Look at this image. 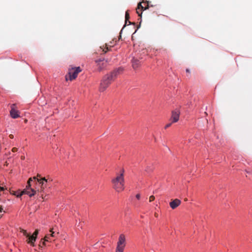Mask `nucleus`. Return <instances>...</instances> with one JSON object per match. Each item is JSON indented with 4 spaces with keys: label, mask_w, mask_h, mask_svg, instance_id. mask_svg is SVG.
Returning a JSON list of instances; mask_svg holds the SVG:
<instances>
[{
    "label": "nucleus",
    "mask_w": 252,
    "mask_h": 252,
    "mask_svg": "<svg viewBox=\"0 0 252 252\" xmlns=\"http://www.w3.org/2000/svg\"><path fill=\"white\" fill-rule=\"evenodd\" d=\"M124 173L125 170L121 169L111 179L112 187L116 192H121L125 189Z\"/></svg>",
    "instance_id": "f257e3e1"
},
{
    "label": "nucleus",
    "mask_w": 252,
    "mask_h": 252,
    "mask_svg": "<svg viewBox=\"0 0 252 252\" xmlns=\"http://www.w3.org/2000/svg\"><path fill=\"white\" fill-rule=\"evenodd\" d=\"M120 71H122V69L119 68L103 77L100 84V92H102L106 89L111 82L114 80V78L116 77L117 73Z\"/></svg>",
    "instance_id": "f03ea898"
},
{
    "label": "nucleus",
    "mask_w": 252,
    "mask_h": 252,
    "mask_svg": "<svg viewBox=\"0 0 252 252\" xmlns=\"http://www.w3.org/2000/svg\"><path fill=\"white\" fill-rule=\"evenodd\" d=\"M32 181V178H30L28 182V186L26 189H24L23 191H17L14 193V195L18 197H21L24 194H27L29 196L32 197L36 194V191L31 188L30 183Z\"/></svg>",
    "instance_id": "7ed1b4c3"
},
{
    "label": "nucleus",
    "mask_w": 252,
    "mask_h": 252,
    "mask_svg": "<svg viewBox=\"0 0 252 252\" xmlns=\"http://www.w3.org/2000/svg\"><path fill=\"white\" fill-rule=\"evenodd\" d=\"M21 232L24 236H26L28 238L27 240V243L31 246L34 247L35 246L34 243L36 240L37 236L38 234V230H36L32 235H30L27 231L24 229L21 230Z\"/></svg>",
    "instance_id": "20e7f679"
},
{
    "label": "nucleus",
    "mask_w": 252,
    "mask_h": 252,
    "mask_svg": "<svg viewBox=\"0 0 252 252\" xmlns=\"http://www.w3.org/2000/svg\"><path fill=\"white\" fill-rule=\"evenodd\" d=\"M81 71L80 67L72 68L68 70V75L65 76L66 80H70V81L75 79L78 74Z\"/></svg>",
    "instance_id": "39448f33"
},
{
    "label": "nucleus",
    "mask_w": 252,
    "mask_h": 252,
    "mask_svg": "<svg viewBox=\"0 0 252 252\" xmlns=\"http://www.w3.org/2000/svg\"><path fill=\"white\" fill-rule=\"evenodd\" d=\"M180 112L179 110L176 109L172 112V115L170 121L172 123H176L179 119Z\"/></svg>",
    "instance_id": "423d86ee"
},
{
    "label": "nucleus",
    "mask_w": 252,
    "mask_h": 252,
    "mask_svg": "<svg viewBox=\"0 0 252 252\" xmlns=\"http://www.w3.org/2000/svg\"><path fill=\"white\" fill-rule=\"evenodd\" d=\"M15 104H13L11 106V109L10 111V115L12 118L16 119L19 117V112L18 110L15 109Z\"/></svg>",
    "instance_id": "0eeeda50"
},
{
    "label": "nucleus",
    "mask_w": 252,
    "mask_h": 252,
    "mask_svg": "<svg viewBox=\"0 0 252 252\" xmlns=\"http://www.w3.org/2000/svg\"><path fill=\"white\" fill-rule=\"evenodd\" d=\"M97 66L99 70L102 69L106 65L107 62L104 59L95 61Z\"/></svg>",
    "instance_id": "6e6552de"
},
{
    "label": "nucleus",
    "mask_w": 252,
    "mask_h": 252,
    "mask_svg": "<svg viewBox=\"0 0 252 252\" xmlns=\"http://www.w3.org/2000/svg\"><path fill=\"white\" fill-rule=\"evenodd\" d=\"M181 203V201L180 200L178 199H175L173 200L172 201L170 202L169 203L170 207L172 209H174L176 208L178 206H179Z\"/></svg>",
    "instance_id": "1a4fd4ad"
},
{
    "label": "nucleus",
    "mask_w": 252,
    "mask_h": 252,
    "mask_svg": "<svg viewBox=\"0 0 252 252\" xmlns=\"http://www.w3.org/2000/svg\"><path fill=\"white\" fill-rule=\"evenodd\" d=\"M45 242H50V237L49 235H46L44 238L41 240L38 246L39 249H42L43 247L45 245Z\"/></svg>",
    "instance_id": "9d476101"
},
{
    "label": "nucleus",
    "mask_w": 252,
    "mask_h": 252,
    "mask_svg": "<svg viewBox=\"0 0 252 252\" xmlns=\"http://www.w3.org/2000/svg\"><path fill=\"white\" fill-rule=\"evenodd\" d=\"M117 245L126 246V237L124 234H121L120 235Z\"/></svg>",
    "instance_id": "9b49d317"
},
{
    "label": "nucleus",
    "mask_w": 252,
    "mask_h": 252,
    "mask_svg": "<svg viewBox=\"0 0 252 252\" xmlns=\"http://www.w3.org/2000/svg\"><path fill=\"white\" fill-rule=\"evenodd\" d=\"M37 182L41 185V189H44L45 184L47 183V180L45 178H42L39 179H37Z\"/></svg>",
    "instance_id": "f8f14e48"
},
{
    "label": "nucleus",
    "mask_w": 252,
    "mask_h": 252,
    "mask_svg": "<svg viewBox=\"0 0 252 252\" xmlns=\"http://www.w3.org/2000/svg\"><path fill=\"white\" fill-rule=\"evenodd\" d=\"M58 234V233L54 231V228H52L50 230L49 233L47 234L46 235H49V236L50 237V242L51 241V237H56Z\"/></svg>",
    "instance_id": "ddd939ff"
},
{
    "label": "nucleus",
    "mask_w": 252,
    "mask_h": 252,
    "mask_svg": "<svg viewBox=\"0 0 252 252\" xmlns=\"http://www.w3.org/2000/svg\"><path fill=\"white\" fill-rule=\"evenodd\" d=\"M4 190V188L3 187H0V192L3 191ZM4 201L3 200L0 198V213H1L3 211V207L2 205L4 203Z\"/></svg>",
    "instance_id": "4468645a"
},
{
    "label": "nucleus",
    "mask_w": 252,
    "mask_h": 252,
    "mask_svg": "<svg viewBox=\"0 0 252 252\" xmlns=\"http://www.w3.org/2000/svg\"><path fill=\"white\" fill-rule=\"evenodd\" d=\"M143 7L141 5V2L139 3L138 4V7L136 9V12L139 15V16H141L142 12H141V11L142 9H143Z\"/></svg>",
    "instance_id": "2eb2a0df"
},
{
    "label": "nucleus",
    "mask_w": 252,
    "mask_h": 252,
    "mask_svg": "<svg viewBox=\"0 0 252 252\" xmlns=\"http://www.w3.org/2000/svg\"><path fill=\"white\" fill-rule=\"evenodd\" d=\"M126 246L117 245L116 250L119 252H123Z\"/></svg>",
    "instance_id": "dca6fc26"
},
{
    "label": "nucleus",
    "mask_w": 252,
    "mask_h": 252,
    "mask_svg": "<svg viewBox=\"0 0 252 252\" xmlns=\"http://www.w3.org/2000/svg\"><path fill=\"white\" fill-rule=\"evenodd\" d=\"M138 65H139L138 61H137V60L133 61V63H132V65L134 68L137 67Z\"/></svg>",
    "instance_id": "f3484780"
},
{
    "label": "nucleus",
    "mask_w": 252,
    "mask_h": 252,
    "mask_svg": "<svg viewBox=\"0 0 252 252\" xmlns=\"http://www.w3.org/2000/svg\"><path fill=\"white\" fill-rule=\"evenodd\" d=\"M125 18H126V20L129 19V15H128V13L127 11H126V12Z\"/></svg>",
    "instance_id": "a211bd4d"
},
{
    "label": "nucleus",
    "mask_w": 252,
    "mask_h": 252,
    "mask_svg": "<svg viewBox=\"0 0 252 252\" xmlns=\"http://www.w3.org/2000/svg\"><path fill=\"white\" fill-rule=\"evenodd\" d=\"M155 199V197L153 195H151L149 198L150 202L153 201Z\"/></svg>",
    "instance_id": "6ab92c4d"
},
{
    "label": "nucleus",
    "mask_w": 252,
    "mask_h": 252,
    "mask_svg": "<svg viewBox=\"0 0 252 252\" xmlns=\"http://www.w3.org/2000/svg\"><path fill=\"white\" fill-rule=\"evenodd\" d=\"M140 197L141 195L139 193H137L135 196L136 198L138 200H139L140 199Z\"/></svg>",
    "instance_id": "aec40b11"
},
{
    "label": "nucleus",
    "mask_w": 252,
    "mask_h": 252,
    "mask_svg": "<svg viewBox=\"0 0 252 252\" xmlns=\"http://www.w3.org/2000/svg\"><path fill=\"white\" fill-rule=\"evenodd\" d=\"M171 124H172V123L167 124V125L165 126V128H167L169 127V126H171Z\"/></svg>",
    "instance_id": "412c9836"
},
{
    "label": "nucleus",
    "mask_w": 252,
    "mask_h": 252,
    "mask_svg": "<svg viewBox=\"0 0 252 252\" xmlns=\"http://www.w3.org/2000/svg\"><path fill=\"white\" fill-rule=\"evenodd\" d=\"M33 179L37 181V179H38L36 177H33Z\"/></svg>",
    "instance_id": "4be33fe9"
},
{
    "label": "nucleus",
    "mask_w": 252,
    "mask_h": 252,
    "mask_svg": "<svg viewBox=\"0 0 252 252\" xmlns=\"http://www.w3.org/2000/svg\"><path fill=\"white\" fill-rule=\"evenodd\" d=\"M107 50H108V48H107ZM103 51L105 53H106V52H107V50H105V51H104V50H103Z\"/></svg>",
    "instance_id": "5701e85b"
},
{
    "label": "nucleus",
    "mask_w": 252,
    "mask_h": 252,
    "mask_svg": "<svg viewBox=\"0 0 252 252\" xmlns=\"http://www.w3.org/2000/svg\"><path fill=\"white\" fill-rule=\"evenodd\" d=\"M186 71L189 72V70L188 69H186Z\"/></svg>",
    "instance_id": "b1692460"
},
{
    "label": "nucleus",
    "mask_w": 252,
    "mask_h": 252,
    "mask_svg": "<svg viewBox=\"0 0 252 252\" xmlns=\"http://www.w3.org/2000/svg\"><path fill=\"white\" fill-rule=\"evenodd\" d=\"M15 148H13V151H15Z\"/></svg>",
    "instance_id": "393cba45"
},
{
    "label": "nucleus",
    "mask_w": 252,
    "mask_h": 252,
    "mask_svg": "<svg viewBox=\"0 0 252 252\" xmlns=\"http://www.w3.org/2000/svg\"><path fill=\"white\" fill-rule=\"evenodd\" d=\"M41 196L42 197V198H43V197H42V194L41 195Z\"/></svg>",
    "instance_id": "a878e982"
},
{
    "label": "nucleus",
    "mask_w": 252,
    "mask_h": 252,
    "mask_svg": "<svg viewBox=\"0 0 252 252\" xmlns=\"http://www.w3.org/2000/svg\"><path fill=\"white\" fill-rule=\"evenodd\" d=\"M116 252H118V251H117V250H116Z\"/></svg>",
    "instance_id": "bb28decb"
}]
</instances>
